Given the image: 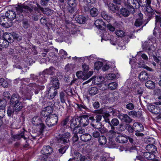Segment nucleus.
Instances as JSON below:
<instances>
[{"label": "nucleus", "mask_w": 161, "mask_h": 161, "mask_svg": "<svg viewBox=\"0 0 161 161\" xmlns=\"http://www.w3.org/2000/svg\"><path fill=\"white\" fill-rule=\"evenodd\" d=\"M140 0H127L126 6L127 8L133 14L135 12V9H137L140 6Z\"/></svg>", "instance_id": "nucleus-8"}, {"label": "nucleus", "mask_w": 161, "mask_h": 161, "mask_svg": "<svg viewBox=\"0 0 161 161\" xmlns=\"http://www.w3.org/2000/svg\"><path fill=\"white\" fill-rule=\"evenodd\" d=\"M9 36L8 33L6 32L3 35V38L0 39V46L3 48L7 47L8 44L12 43V42H10V39H8L6 38V36Z\"/></svg>", "instance_id": "nucleus-16"}, {"label": "nucleus", "mask_w": 161, "mask_h": 161, "mask_svg": "<svg viewBox=\"0 0 161 161\" xmlns=\"http://www.w3.org/2000/svg\"><path fill=\"white\" fill-rule=\"evenodd\" d=\"M147 108L149 111L155 114H159L160 112V108L157 106H156L152 104H150L148 106Z\"/></svg>", "instance_id": "nucleus-21"}, {"label": "nucleus", "mask_w": 161, "mask_h": 161, "mask_svg": "<svg viewBox=\"0 0 161 161\" xmlns=\"http://www.w3.org/2000/svg\"><path fill=\"white\" fill-rule=\"evenodd\" d=\"M118 117L121 120L127 124L130 123L132 121V119L126 114L119 115Z\"/></svg>", "instance_id": "nucleus-26"}, {"label": "nucleus", "mask_w": 161, "mask_h": 161, "mask_svg": "<svg viewBox=\"0 0 161 161\" xmlns=\"http://www.w3.org/2000/svg\"><path fill=\"white\" fill-rule=\"evenodd\" d=\"M94 24L97 28L101 30H104L106 27V24L102 19L96 20Z\"/></svg>", "instance_id": "nucleus-20"}, {"label": "nucleus", "mask_w": 161, "mask_h": 161, "mask_svg": "<svg viewBox=\"0 0 161 161\" xmlns=\"http://www.w3.org/2000/svg\"><path fill=\"white\" fill-rule=\"evenodd\" d=\"M31 122L33 125L37 126L41 122V120L40 118L37 117H35L32 119Z\"/></svg>", "instance_id": "nucleus-48"}, {"label": "nucleus", "mask_w": 161, "mask_h": 161, "mask_svg": "<svg viewBox=\"0 0 161 161\" xmlns=\"http://www.w3.org/2000/svg\"><path fill=\"white\" fill-rule=\"evenodd\" d=\"M146 86L150 89H153L155 87V83L153 81L150 80L147 81L145 83Z\"/></svg>", "instance_id": "nucleus-40"}, {"label": "nucleus", "mask_w": 161, "mask_h": 161, "mask_svg": "<svg viewBox=\"0 0 161 161\" xmlns=\"http://www.w3.org/2000/svg\"><path fill=\"white\" fill-rule=\"evenodd\" d=\"M108 9L111 11V13H115L118 11L119 7L117 5H115L113 3H109L108 6Z\"/></svg>", "instance_id": "nucleus-33"}, {"label": "nucleus", "mask_w": 161, "mask_h": 161, "mask_svg": "<svg viewBox=\"0 0 161 161\" xmlns=\"http://www.w3.org/2000/svg\"><path fill=\"white\" fill-rule=\"evenodd\" d=\"M70 119L69 117H67L64 119L61 122L60 125L62 128H66L69 126Z\"/></svg>", "instance_id": "nucleus-38"}, {"label": "nucleus", "mask_w": 161, "mask_h": 161, "mask_svg": "<svg viewBox=\"0 0 161 161\" xmlns=\"http://www.w3.org/2000/svg\"><path fill=\"white\" fill-rule=\"evenodd\" d=\"M102 79V76H99V77H95L92 80V83L99 86L103 83V80Z\"/></svg>", "instance_id": "nucleus-39"}, {"label": "nucleus", "mask_w": 161, "mask_h": 161, "mask_svg": "<svg viewBox=\"0 0 161 161\" xmlns=\"http://www.w3.org/2000/svg\"><path fill=\"white\" fill-rule=\"evenodd\" d=\"M155 39V37H152L149 39L148 41H146L142 45L143 49L148 53L149 56H152L153 53L156 50V48L153 45V42Z\"/></svg>", "instance_id": "nucleus-4"}, {"label": "nucleus", "mask_w": 161, "mask_h": 161, "mask_svg": "<svg viewBox=\"0 0 161 161\" xmlns=\"http://www.w3.org/2000/svg\"><path fill=\"white\" fill-rule=\"evenodd\" d=\"M91 124L92 127L97 129H99L102 126L101 123L95 120V119L92 116H91Z\"/></svg>", "instance_id": "nucleus-24"}, {"label": "nucleus", "mask_w": 161, "mask_h": 161, "mask_svg": "<svg viewBox=\"0 0 161 161\" xmlns=\"http://www.w3.org/2000/svg\"><path fill=\"white\" fill-rule=\"evenodd\" d=\"M69 123L70 128L72 130L73 129V133H76L78 130V127L80 126L79 124V116L76 118H72L70 119Z\"/></svg>", "instance_id": "nucleus-11"}, {"label": "nucleus", "mask_w": 161, "mask_h": 161, "mask_svg": "<svg viewBox=\"0 0 161 161\" xmlns=\"http://www.w3.org/2000/svg\"><path fill=\"white\" fill-rule=\"evenodd\" d=\"M13 137L14 138L17 140H20L21 138H23L25 140L27 139V137L24 136V131H22L19 134L14 135Z\"/></svg>", "instance_id": "nucleus-44"}, {"label": "nucleus", "mask_w": 161, "mask_h": 161, "mask_svg": "<svg viewBox=\"0 0 161 161\" xmlns=\"http://www.w3.org/2000/svg\"><path fill=\"white\" fill-rule=\"evenodd\" d=\"M71 137L70 133L67 132L62 134H59L56 138L58 142L66 144L70 142Z\"/></svg>", "instance_id": "nucleus-7"}, {"label": "nucleus", "mask_w": 161, "mask_h": 161, "mask_svg": "<svg viewBox=\"0 0 161 161\" xmlns=\"http://www.w3.org/2000/svg\"><path fill=\"white\" fill-rule=\"evenodd\" d=\"M24 13H30L31 14L33 11V8L32 7H30L26 5H24Z\"/></svg>", "instance_id": "nucleus-59"}, {"label": "nucleus", "mask_w": 161, "mask_h": 161, "mask_svg": "<svg viewBox=\"0 0 161 161\" xmlns=\"http://www.w3.org/2000/svg\"><path fill=\"white\" fill-rule=\"evenodd\" d=\"M53 152L52 148L49 146H44L41 153L42 154L47 156L50 155Z\"/></svg>", "instance_id": "nucleus-23"}, {"label": "nucleus", "mask_w": 161, "mask_h": 161, "mask_svg": "<svg viewBox=\"0 0 161 161\" xmlns=\"http://www.w3.org/2000/svg\"><path fill=\"white\" fill-rule=\"evenodd\" d=\"M90 14L93 17L96 16L98 14L97 9L95 8H92L90 10Z\"/></svg>", "instance_id": "nucleus-52"}, {"label": "nucleus", "mask_w": 161, "mask_h": 161, "mask_svg": "<svg viewBox=\"0 0 161 161\" xmlns=\"http://www.w3.org/2000/svg\"><path fill=\"white\" fill-rule=\"evenodd\" d=\"M39 84H37L36 83H31L29 86L22 84L20 87L19 92L23 96L22 97L23 101L30 100L31 99V97L30 93L31 90L36 94H37L40 90L44 89L45 86L40 85Z\"/></svg>", "instance_id": "nucleus-1"}, {"label": "nucleus", "mask_w": 161, "mask_h": 161, "mask_svg": "<svg viewBox=\"0 0 161 161\" xmlns=\"http://www.w3.org/2000/svg\"><path fill=\"white\" fill-rule=\"evenodd\" d=\"M31 14L32 19L35 21H37L41 17L40 12H32Z\"/></svg>", "instance_id": "nucleus-46"}, {"label": "nucleus", "mask_w": 161, "mask_h": 161, "mask_svg": "<svg viewBox=\"0 0 161 161\" xmlns=\"http://www.w3.org/2000/svg\"><path fill=\"white\" fill-rule=\"evenodd\" d=\"M98 90H101L102 91H105L108 88V85L107 86L104 83H102L100 85L98 86Z\"/></svg>", "instance_id": "nucleus-63"}, {"label": "nucleus", "mask_w": 161, "mask_h": 161, "mask_svg": "<svg viewBox=\"0 0 161 161\" xmlns=\"http://www.w3.org/2000/svg\"><path fill=\"white\" fill-rule=\"evenodd\" d=\"M101 17L106 20H110L111 18V17L108 14L107 12L105 11H102L101 13Z\"/></svg>", "instance_id": "nucleus-51"}, {"label": "nucleus", "mask_w": 161, "mask_h": 161, "mask_svg": "<svg viewBox=\"0 0 161 161\" xmlns=\"http://www.w3.org/2000/svg\"><path fill=\"white\" fill-rule=\"evenodd\" d=\"M88 91L90 95H94L98 93V88L96 86H91L89 88Z\"/></svg>", "instance_id": "nucleus-35"}, {"label": "nucleus", "mask_w": 161, "mask_h": 161, "mask_svg": "<svg viewBox=\"0 0 161 161\" xmlns=\"http://www.w3.org/2000/svg\"><path fill=\"white\" fill-rule=\"evenodd\" d=\"M144 157L147 159L149 160H153L155 161V160H158L155 158V155L153 153L148 151L144 153Z\"/></svg>", "instance_id": "nucleus-31"}, {"label": "nucleus", "mask_w": 161, "mask_h": 161, "mask_svg": "<svg viewBox=\"0 0 161 161\" xmlns=\"http://www.w3.org/2000/svg\"><path fill=\"white\" fill-rule=\"evenodd\" d=\"M156 55L153 54L152 55L154 61L157 63H158L160 60H161V49H158L156 53Z\"/></svg>", "instance_id": "nucleus-28"}, {"label": "nucleus", "mask_w": 161, "mask_h": 161, "mask_svg": "<svg viewBox=\"0 0 161 161\" xmlns=\"http://www.w3.org/2000/svg\"><path fill=\"white\" fill-rule=\"evenodd\" d=\"M15 112L14 108L13 106H10L7 109V114L9 117L13 116Z\"/></svg>", "instance_id": "nucleus-49"}, {"label": "nucleus", "mask_w": 161, "mask_h": 161, "mask_svg": "<svg viewBox=\"0 0 161 161\" xmlns=\"http://www.w3.org/2000/svg\"><path fill=\"white\" fill-rule=\"evenodd\" d=\"M5 14V16L10 22L14 19H16V21L20 22L24 18L23 15L17 14L14 11L12 10H8L6 12Z\"/></svg>", "instance_id": "nucleus-6"}, {"label": "nucleus", "mask_w": 161, "mask_h": 161, "mask_svg": "<svg viewBox=\"0 0 161 161\" xmlns=\"http://www.w3.org/2000/svg\"><path fill=\"white\" fill-rule=\"evenodd\" d=\"M0 85L5 88H7L8 86L7 81L3 78H0Z\"/></svg>", "instance_id": "nucleus-47"}, {"label": "nucleus", "mask_w": 161, "mask_h": 161, "mask_svg": "<svg viewBox=\"0 0 161 161\" xmlns=\"http://www.w3.org/2000/svg\"><path fill=\"white\" fill-rule=\"evenodd\" d=\"M47 90L46 94L47 98L49 99H52L56 96L57 94V89L59 88H57L51 85H48L47 86Z\"/></svg>", "instance_id": "nucleus-9"}, {"label": "nucleus", "mask_w": 161, "mask_h": 161, "mask_svg": "<svg viewBox=\"0 0 161 161\" xmlns=\"http://www.w3.org/2000/svg\"><path fill=\"white\" fill-rule=\"evenodd\" d=\"M146 149L147 151L153 153H155L157 151L156 146L153 143L147 145L146 147Z\"/></svg>", "instance_id": "nucleus-32"}, {"label": "nucleus", "mask_w": 161, "mask_h": 161, "mask_svg": "<svg viewBox=\"0 0 161 161\" xmlns=\"http://www.w3.org/2000/svg\"><path fill=\"white\" fill-rule=\"evenodd\" d=\"M79 116L80 126L85 127L88 125L89 123V120H91V116L83 115Z\"/></svg>", "instance_id": "nucleus-13"}, {"label": "nucleus", "mask_w": 161, "mask_h": 161, "mask_svg": "<svg viewBox=\"0 0 161 161\" xmlns=\"http://www.w3.org/2000/svg\"><path fill=\"white\" fill-rule=\"evenodd\" d=\"M67 96V94L66 92H60L59 96L60 101H65Z\"/></svg>", "instance_id": "nucleus-56"}, {"label": "nucleus", "mask_w": 161, "mask_h": 161, "mask_svg": "<svg viewBox=\"0 0 161 161\" xmlns=\"http://www.w3.org/2000/svg\"><path fill=\"white\" fill-rule=\"evenodd\" d=\"M98 141L100 144L101 145L105 144L107 142L105 136H100L99 138Z\"/></svg>", "instance_id": "nucleus-54"}, {"label": "nucleus", "mask_w": 161, "mask_h": 161, "mask_svg": "<svg viewBox=\"0 0 161 161\" xmlns=\"http://www.w3.org/2000/svg\"><path fill=\"white\" fill-rule=\"evenodd\" d=\"M55 69L53 66H51L49 69H46L42 72L39 74L37 76L36 82L38 84H42L47 81V78L49 75H53L54 74Z\"/></svg>", "instance_id": "nucleus-2"}, {"label": "nucleus", "mask_w": 161, "mask_h": 161, "mask_svg": "<svg viewBox=\"0 0 161 161\" xmlns=\"http://www.w3.org/2000/svg\"><path fill=\"white\" fill-rule=\"evenodd\" d=\"M138 78L141 81H145L149 78V75L146 71H142L139 74Z\"/></svg>", "instance_id": "nucleus-30"}, {"label": "nucleus", "mask_w": 161, "mask_h": 161, "mask_svg": "<svg viewBox=\"0 0 161 161\" xmlns=\"http://www.w3.org/2000/svg\"><path fill=\"white\" fill-rule=\"evenodd\" d=\"M119 121L118 119L114 118L112 120L111 122L109 121L108 124L112 125H113L114 126H117L119 124Z\"/></svg>", "instance_id": "nucleus-61"}, {"label": "nucleus", "mask_w": 161, "mask_h": 161, "mask_svg": "<svg viewBox=\"0 0 161 161\" xmlns=\"http://www.w3.org/2000/svg\"><path fill=\"white\" fill-rule=\"evenodd\" d=\"M74 161H84L85 160V157L82 156L78 152L74 153Z\"/></svg>", "instance_id": "nucleus-27"}, {"label": "nucleus", "mask_w": 161, "mask_h": 161, "mask_svg": "<svg viewBox=\"0 0 161 161\" xmlns=\"http://www.w3.org/2000/svg\"><path fill=\"white\" fill-rule=\"evenodd\" d=\"M68 148L67 146H62L58 149V153H59L63 154L65 153L66 149Z\"/></svg>", "instance_id": "nucleus-62"}, {"label": "nucleus", "mask_w": 161, "mask_h": 161, "mask_svg": "<svg viewBox=\"0 0 161 161\" xmlns=\"http://www.w3.org/2000/svg\"><path fill=\"white\" fill-rule=\"evenodd\" d=\"M58 121L57 115L55 114H53L47 117L46 119L47 125L49 127H52L56 125Z\"/></svg>", "instance_id": "nucleus-10"}, {"label": "nucleus", "mask_w": 161, "mask_h": 161, "mask_svg": "<svg viewBox=\"0 0 161 161\" xmlns=\"http://www.w3.org/2000/svg\"><path fill=\"white\" fill-rule=\"evenodd\" d=\"M118 86V84L115 82L111 83L108 85V88L111 90H114L116 89Z\"/></svg>", "instance_id": "nucleus-58"}, {"label": "nucleus", "mask_w": 161, "mask_h": 161, "mask_svg": "<svg viewBox=\"0 0 161 161\" xmlns=\"http://www.w3.org/2000/svg\"><path fill=\"white\" fill-rule=\"evenodd\" d=\"M139 2L141 4L142 3H146V6L145 8V10L144 11V13L145 15L147 18V22L142 27L141 29H142L143 27L146 25V24L151 20L152 18L154 16L155 13L154 10L152 9L151 6V0H140Z\"/></svg>", "instance_id": "nucleus-3"}, {"label": "nucleus", "mask_w": 161, "mask_h": 161, "mask_svg": "<svg viewBox=\"0 0 161 161\" xmlns=\"http://www.w3.org/2000/svg\"><path fill=\"white\" fill-rule=\"evenodd\" d=\"M50 79L51 84L49 85H51L52 86H55L57 88H59V83L58 77L54 76L51 77Z\"/></svg>", "instance_id": "nucleus-25"}, {"label": "nucleus", "mask_w": 161, "mask_h": 161, "mask_svg": "<svg viewBox=\"0 0 161 161\" xmlns=\"http://www.w3.org/2000/svg\"><path fill=\"white\" fill-rule=\"evenodd\" d=\"M24 5L21 3L17 4V6L15 7V10L17 13V14L23 15L22 13H24Z\"/></svg>", "instance_id": "nucleus-34"}, {"label": "nucleus", "mask_w": 161, "mask_h": 161, "mask_svg": "<svg viewBox=\"0 0 161 161\" xmlns=\"http://www.w3.org/2000/svg\"><path fill=\"white\" fill-rule=\"evenodd\" d=\"M129 114L132 115L136 117H140L142 114V111L136 112L135 111H131L129 113Z\"/></svg>", "instance_id": "nucleus-41"}, {"label": "nucleus", "mask_w": 161, "mask_h": 161, "mask_svg": "<svg viewBox=\"0 0 161 161\" xmlns=\"http://www.w3.org/2000/svg\"><path fill=\"white\" fill-rule=\"evenodd\" d=\"M9 35V36H6V38L10 39V42H12V43L14 41L15 42H20L22 39V36L16 33H13L12 34L8 33Z\"/></svg>", "instance_id": "nucleus-17"}, {"label": "nucleus", "mask_w": 161, "mask_h": 161, "mask_svg": "<svg viewBox=\"0 0 161 161\" xmlns=\"http://www.w3.org/2000/svg\"><path fill=\"white\" fill-rule=\"evenodd\" d=\"M92 137L91 135L88 133L84 134L80 137L81 140L84 142L89 141L91 140Z\"/></svg>", "instance_id": "nucleus-37"}, {"label": "nucleus", "mask_w": 161, "mask_h": 161, "mask_svg": "<svg viewBox=\"0 0 161 161\" xmlns=\"http://www.w3.org/2000/svg\"><path fill=\"white\" fill-rule=\"evenodd\" d=\"M67 9L68 12L73 14L77 10V3L76 0H68Z\"/></svg>", "instance_id": "nucleus-12"}, {"label": "nucleus", "mask_w": 161, "mask_h": 161, "mask_svg": "<svg viewBox=\"0 0 161 161\" xmlns=\"http://www.w3.org/2000/svg\"><path fill=\"white\" fill-rule=\"evenodd\" d=\"M101 114H102V115L104 119L105 122L108 123L110 121L109 117L110 115L109 113L106 112H104L103 113L101 112Z\"/></svg>", "instance_id": "nucleus-50"}, {"label": "nucleus", "mask_w": 161, "mask_h": 161, "mask_svg": "<svg viewBox=\"0 0 161 161\" xmlns=\"http://www.w3.org/2000/svg\"><path fill=\"white\" fill-rule=\"evenodd\" d=\"M114 95L110 92L108 93L103 92L100 97V99L102 101H115L113 98Z\"/></svg>", "instance_id": "nucleus-19"}, {"label": "nucleus", "mask_w": 161, "mask_h": 161, "mask_svg": "<svg viewBox=\"0 0 161 161\" xmlns=\"http://www.w3.org/2000/svg\"><path fill=\"white\" fill-rule=\"evenodd\" d=\"M9 104L14 108L15 112L20 111L24 106L22 101H10Z\"/></svg>", "instance_id": "nucleus-14"}, {"label": "nucleus", "mask_w": 161, "mask_h": 161, "mask_svg": "<svg viewBox=\"0 0 161 161\" xmlns=\"http://www.w3.org/2000/svg\"><path fill=\"white\" fill-rule=\"evenodd\" d=\"M155 39V37H152L149 39L148 41H146L142 45L143 49L148 53L149 56H152L153 53L156 50V48L153 45V42Z\"/></svg>", "instance_id": "nucleus-5"}, {"label": "nucleus", "mask_w": 161, "mask_h": 161, "mask_svg": "<svg viewBox=\"0 0 161 161\" xmlns=\"http://www.w3.org/2000/svg\"><path fill=\"white\" fill-rule=\"evenodd\" d=\"M75 15H74L73 18H75L76 21L79 23L83 24L85 23L86 21V18L83 15H79L76 17H75Z\"/></svg>", "instance_id": "nucleus-29"}, {"label": "nucleus", "mask_w": 161, "mask_h": 161, "mask_svg": "<svg viewBox=\"0 0 161 161\" xmlns=\"http://www.w3.org/2000/svg\"><path fill=\"white\" fill-rule=\"evenodd\" d=\"M143 24L142 19H136L134 25L136 27H139Z\"/></svg>", "instance_id": "nucleus-64"}, {"label": "nucleus", "mask_w": 161, "mask_h": 161, "mask_svg": "<svg viewBox=\"0 0 161 161\" xmlns=\"http://www.w3.org/2000/svg\"><path fill=\"white\" fill-rule=\"evenodd\" d=\"M82 67L83 69V71H82L85 74L88 75L89 70V66L86 64H83L82 65Z\"/></svg>", "instance_id": "nucleus-60"}, {"label": "nucleus", "mask_w": 161, "mask_h": 161, "mask_svg": "<svg viewBox=\"0 0 161 161\" xmlns=\"http://www.w3.org/2000/svg\"><path fill=\"white\" fill-rule=\"evenodd\" d=\"M103 63L99 61L96 62L94 64L95 69L97 70H99L103 66Z\"/></svg>", "instance_id": "nucleus-53"}, {"label": "nucleus", "mask_w": 161, "mask_h": 161, "mask_svg": "<svg viewBox=\"0 0 161 161\" xmlns=\"http://www.w3.org/2000/svg\"><path fill=\"white\" fill-rule=\"evenodd\" d=\"M43 13L47 16H51L53 13V11L49 8H45Z\"/></svg>", "instance_id": "nucleus-55"}, {"label": "nucleus", "mask_w": 161, "mask_h": 161, "mask_svg": "<svg viewBox=\"0 0 161 161\" xmlns=\"http://www.w3.org/2000/svg\"><path fill=\"white\" fill-rule=\"evenodd\" d=\"M135 131H143L144 130V127L141 123L139 122H136L133 125Z\"/></svg>", "instance_id": "nucleus-36"}, {"label": "nucleus", "mask_w": 161, "mask_h": 161, "mask_svg": "<svg viewBox=\"0 0 161 161\" xmlns=\"http://www.w3.org/2000/svg\"><path fill=\"white\" fill-rule=\"evenodd\" d=\"M130 11L125 8H122L120 9V14L124 17H126L130 15Z\"/></svg>", "instance_id": "nucleus-43"}, {"label": "nucleus", "mask_w": 161, "mask_h": 161, "mask_svg": "<svg viewBox=\"0 0 161 161\" xmlns=\"http://www.w3.org/2000/svg\"><path fill=\"white\" fill-rule=\"evenodd\" d=\"M93 73V71H89L88 75L85 74L82 71H79L76 72V75L78 79L85 80L90 77L92 75Z\"/></svg>", "instance_id": "nucleus-15"}, {"label": "nucleus", "mask_w": 161, "mask_h": 161, "mask_svg": "<svg viewBox=\"0 0 161 161\" xmlns=\"http://www.w3.org/2000/svg\"><path fill=\"white\" fill-rule=\"evenodd\" d=\"M116 142H118L125 143L127 142L128 137L125 135L122 134L118 135L116 138Z\"/></svg>", "instance_id": "nucleus-22"}, {"label": "nucleus", "mask_w": 161, "mask_h": 161, "mask_svg": "<svg viewBox=\"0 0 161 161\" xmlns=\"http://www.w3.org/2000/svg\"><path fill=\"white\" fill-rule=\"evenodd\" d=\"M21 99L17 93H14L12 96L10 101H19Z\"/></svg>", "instance_id": "nucleus-57"}, {"label": "nucleus", "mask_w": 161, "mask_h": 161, "mask_svg": "<svg viewBox=\"0 0 161 161\" xmlns=\"http://www.w3.org/2000/svg\"><path fill=\"white\" fill-rule=\"evenodd\" d=\"M53 110V106H48L43 109L41 112V115L44 117H48L50 116V115L52 114Z\"/></svg>", "instance_id": "nucleus-18"}, {"label": "nucleus", "mask_w": 161, "mask_h": 161, "mask_svg": "<svg viewBox=\"0 0 161 161\" xmlns=\"http://www.w3.org/2000/svg\"><path fill=\"white\" fill-rule=\"evenodd\" d=\"M116 134V133L115 131L109 130L107 133L106 136L110 140L115 136Z\"/></svg>", "instance_id": "nucleus-45"}, {"label": "nucleus", "mask_w": 161, "mask_h": 161, "mask_svg": "<svg viewBox=\"0 0 161 161\" xmlns=\"http://www.w3.org/2000/svg\"><path fill=\"white\" fill-rule=\"evenodd\" d=\"M8 21H9L5 16H5L3 15L0 16V24L2 26H4L6 24H8Z\"/></svg>", "instance_id": "nucleus-42"}]
</instances>
